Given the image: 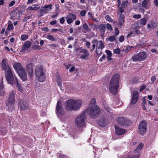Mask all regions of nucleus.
Returning a JSON list of instances; mask_svg holds the SVG:
<instances>
[{
  "label": "nucleus",
  "instance_id": "nucleus-21",
  "mask_svg": "<svg viewBox=\"0 0 158 158\" xmlns=\"http://www.w3.org/2000/svg\"><path fill=\"white\" fill-rule=\"evenodd\" d=\"M115 133L118 135H122L126 132L125 129L122 128L117 126L115 127Z\"/></svg>",
  "mask_w": 158,
  "mask_h": 158
},
{
  "label": "nucleus",
  "instance_id": "nucleus-6",
  "mask_svg": "<svg viewBox=\"0 0 158 158\" xmlns=\"http://www.w3.org/2000/svg\"><path fill=\"white\" fill-rule=\"evenodd\" d=\"M85 111L81 114L80 115L76 117L75 119V123L76 125L78 127H85V121L86 117H85Z\"/></svg>",
  "mask_w": 158,
  "mask_h": 158
},
{
  "label": "nucleus",
  "instance_id": "nucleus-16",
  "mask_svg": "<svg viewBox=\"0 0 158 158\" xmlns=\"http://www.w3.org/2000/svg\"><path fill=\"white\" fill-rule=\"evenodd\" d=\"M16 10H13L10 13L11 19L15 20L20 17V15L22 13V12L21 11H16Z\"/></svg>",
  "mask_w": 158,
  "mask_h": 158
},
{
  "label": "nucleus",
  "instance_id": "nucleus-25",
  "mask_svg": "<svg viewBox=\"0 0 158 158\" xmlns=\"http://www.w3.org/2000/svg\"><path fill=\"white\" fill-rule=\"evenodd\" d=\"M125 17L124 15H119V17L118 19L119 24L118 26L119 27H121L123 24L124 23Z\"/></svg>",
  "mask_w": 158,
  "mask_h": 158
},
{
  "label": "nucleus",
  "instance_id": "nucleus-10",
  "mask_svg": "<svg viewBox=\"0 0 158 158\" xmlns=\"http://www.w3.org/2000/svg\"><path fill=\"white\" fill-rule=\"evenodd\" d=\"M118 124L121 126L127 127L132 124V122L127 118L121 117L118 118L117 120Z\"/></svg>",
  "mask_w": 158,
  "mask_h": 158
},
{
  "label": "nucleus",
  "instance_id": "nucleus-60",
  "mask_svg": "<svg viewBox=\"0 0 158 158\" xmlns=\"http://www.w3.org/2000/svg\"><path fill=\"white\" fill-rule=\"evenodd\" d=\"M57 23V21L56 20H54L53 21L51 22L50 23V24L52 25L56 24Z\"/></svg>",
  "mask_w": 158,
  "mask_h": 158
},
{
  "label": "nucleus",
  "instance_id": "nucleus-13",
  "mask_svg": "<svg viewBox=\"0 0 158 158\" xmlns=\"http://www.w3.org/2000/svg\"><path fill=\"white\" fill-rule=\"evenodd\" d=\"M1 68L5 71V73L12 71L8 63L5 59H3L2 61Z\"/></svg>",
  "mask_w": 158,
  "mask_h": 158
},
{
  "label": "nucleus",
  "instance_id": "nucleus-9",
  "mask_svg": "<svg viewBox=\"0 0 158 158\" xmlns=\"http://www.w3.org/2000/svg\"><path fill=\"white\" fill-rule=\"evenodd\" d=\"M52 5L51 4L44 6L41 7L40 9L38 11L39 14V17H41L44 15V14L47 13L52 8Z\"/></svg>",
  "mask_w": 158,
  "mask_h": 158
},
{
  "label": "nucleus",
  "instance_id": "nucleus-29",
  "mask_svg": "<svg viewBox=\"0 0 158 158\" xmlns=\"http://www.w3.org/2000/svg\"><path fill=\"white\" fill-rule=\"evenodd\" d=\"M149 2V0H144L142 3V6L146 9H148V3Z\"/></svg>",
  "mask_w": 158,
  "mask_h": 158
},
{
  "label": "nucleus",
  "instance_id": "nucleus-51",
  "mask_svg": "<svg viewBox=\"0 0 158 158\" xmlns=\"http://www.w3.org/2000/svg\"><path fill=\"white\" fill-rule=\"evenodd\" d=\"M124 40V37L123 35H121L119 38V41L120 42H122Z\"/></svg>",
  "mask_w": 158,
  "mask_h": 158
},
{
  "label": "nucleus",
  "instance_id": "nucleus-5",
  "mask_svg": "<svg viewBox=\"0 0 158 158\" xmlns=\"http://www.w3.org/2000/svg\"><path fill=\"white\" fill-rule=\"evenodd\" d=\"M35 74L38 77V81L42 82L45 80V74L43 71V67L42 65L38 66L36 67L35 70Z\"/></svg>",
  "mask_w": 158,
  "mask_h": 158
},
{
  "label": "nucleus",
  "instance_id": "nucleus-31",
  "mask_svg": "<svg viewBox=\"0 0 158 158\" xmlns=\"http://www.w3.org/2000/svg\"><path fill=\"white\" fill-rule=\"evenodd\" d=\"M46 38L48 40L52 41H54L56 40V39L55 38L53 35L49 34L47 35Z\"/></svg>",
  "mask_w": 158,
  "mask_h": 158
},
{
  "label": "nucleus",
  "instance_id": "nucleus-8",
  "mask_svg": "<svg viewBox=\"0 0 158 158\" xmlns=\"http://www.w3.org/2000/svg\"><path fill=\"white\" fill-rule=\"evenodd\" d=\"M5 76L6 80L9 84L11 85H13L15 84V77H16L14 76L12 71L6 73Z\"/></svg>",
  "mask_w": 158,
  "mask_h": 158
},
{
  "label": "nucleus",
  "instance_id": "nucleus-19",
  "mask_svg": "<svg viewBox=\"0 0 158 158\" xmlns=\"http://www.w3.org/2000/svg\"><path fill=\"white\" fill-rule=\"evenodd\" d=\"M92 42L93 44H96V48L102 49L105 47L103 42L102 40L98 41L97 39H94L92 40Z\"/></svg>",
  "mask_w": 158,
  "mask_h": 158
},
{
  "label": "nucleus",
  "instance_id": "nucleus-26",
  "mask_svg": "<svg viewBox=\"0 0 158 158\" xmlns=\"http://www.w3.org/2000/svg\"><path fill=\"white\" fill-rule=\"evenodd\" d=\"M98 125L102 127H104L106 125V123L105 121L104 118L102 117L100 118L98 122Z\"/></svg>",
  "mask_w": 158,
  "mask_h": 158
},
{
  "label": "nucleus",
  "instance_id": "nucleus-18",
  "mask_svg": "<svg viewBox=\"0 0 158 158\" xmlns=\"http://www.w3.org/2000/svg\"><path fill=\"white\" fill-rule=\"evenodd\" d=\"M139 96L138 92L136 91H134L130 104H135L138 100Z\"/></svg>",
  "mask_w": 158,
  "mask_h": 158
},
{
  "label": "nucleus",
  "instance_id": "nucleus-27",
  "mask_svg": "<svg viewBox=\"0 0 158 158\" xmlns=\"http://www.w3.org/2000/svg\"><path fill=\"white\" fill-rule=\"evenodd\" d=\"M40 8V6L38 4L32 5L31 6H29L27 9L30 10H36Z\"/></svg>",
  "mask_w": 158,
  "mask_h": 158
},
{
  "label": "nucleus",
  "instance_id": "nucleus-58",
  "mask_svg": "<svg viewBox=\"0 0 158 158\" xmlns=\"http://www.w3.org/2000/svg\"><path fill=\"white\" fill-rule=\"evenodd\" d=\"M15 1L14 0H13V1H12L10 2V4H9V6L10 7L12 6L15 4Z\"/></svg>",
  "mask_w": 158,
  "mask_h": 158
},
{
  "label": "nucleus",
  "instance_id": "nucleus-45",
  "mask_svg": "<svg viewBox=\"0 0 158 158\" xmlns=\"http://www.w3.org/2000/svg\"><path fill=\"white\" fill-rule=\"evenodd\" d=\"M114 52L115 54H119L120 53V50L119 48H117L114 50Z\"/></svg>",
  "mask_w": 158,
  "mask_h": 158
},
{
  "label": "nucleus",
  "instance_id": "nucleus-7",
  "mask_svg": "<svg viewBox=\"0 0 158 158\" xmlns=\"http://www.w3.org/2000/svg\"><path fill=\"white\" fill-rule=\"evenodd\" d=\"M147 54L144 52H142L134 55L132 56V59L134 62L142 61L147 59Z\"/></svg>",
  "mask_w": 158,
  "mask_h": 158
},
{
  "label": "nucleus",
  "instance_id": "nucleus-62",
  "mask_svg": "<svg viewBox=\"0 0 158 158\" xmlns=\"http://www.w3.org/2000/svg\"><path fill=\"white\" fill-rule=\"evenodd\" d=\"M75 69V67L74 66H73L72 67H71L69 70V71L71 73L73 71H74Z\"/></svg>",
  "mask_w": 158,
  "mask_h": 158
},
{
  "label": "nucleus",
  "instance_id": "nucleus-42",
  "mask_svg": "<svg viewBox=\"0 0 158 158\" xmlns=\"http://www.w3.org/2000/svg\"><path fill=\"white\" fill-rule=\"evenodd\" d=\"M139 79L138 78H133L131 81V83L132 84L135 83L138 81Z\"/></svg>",
  "mask_w": 158,
  "mask_h": 158
},
{
  "label": "nucleus",
  "instance_id": "nucleus-54",
  "mask_svg": "<svg viewBox=\"0 0 158 158\" xmlns=\"http://www.w3.org/2000/svg\"><path fill=\"white\" fill-rule=\"evenodd\" d=\"M64 22H65L64 17H62L60 19V23L63 24L64 23Z\"/></svg>",
  "mask_w": 158,
  "mask_h": 158
},
{
  "label": "nucleus",
  "instance_id": "nucleus-64",
  "mask_svg": "<svg viewBox=\"0 0 158 158\" xmlns=\"http://www.w3.org/2000/svg\"><path fill=\"white\" fill-rule=\"evenodd\" d=\"M154 3L156 6H158V0H154Z\"/></svg>",
  "mask_w": 158,
  "mask_h": 158
},
{
  "label": "nucleus",
  "instance_id": "nucleus-49",
  "mask_svg": "<svg viewBox=\"0 0 158 158\" xmlns=\"http://www.w3.org/2000/svg\"><path fill=\"white\" fill-rule=\"evenodd\" d=\"M86 13V12L85 10H82L80 12V14L81 16H84L85 15Z\"/></svg>",
  "mask_w": 158,
  "mask_h": 158
},
{
  "label": "nucleus",
  "instance_id": "nucleus-35",
  "mask_svg": "<svg viewBox=\"0 0 158 158\" xmlns=\"http://www.w3.org/2000/svg\"><path fill=\"white\" fill-rule=\"evenodd\" d=\"M102 49H101L100 48H96L95 52L99 56H100V55L102 54Z\"/></svg>",
  "mask_w": 158,
  "mask_h": 158
},
{
  "label": "nucleus",
  "instance_id": "nucleus-41",
  "mask_svg": "<svg viewBox=\"0 0 158 158\" xmlns=\"http://www.w3.org/2000/svg\"><path fill=\"white\" fill-rule=\"evenodd\" d=\"M115 39V38L114 36L112 35L109 36L108 38V40L111 42L114 41Z\"/></svg>",
  "mask_w": 158,
  "mask_h": 158
},
{
  "label": "nucleus",
  "instance_id": "nucleus-24",
  "mask_svg": "<svg viewBox=\"0 0 158 158\" xmlns=\"http://www.w3.org/2000/svg\"><path fill=\"white\" fill-rule=\"evenodd\" d=\"M150 23L148 24L147 27L148 28L152 27L156 28L157 26V23L152 20L150 21Z\"/></svg>",
  "mask_w": 158,
  "mask_h": 158
},
{
  "label": "nucleus",
  "instance_id": "nucleus-43",
  "mask_svg": "<svg viewBox=\"0 0 158 158\" xmlns=\"http://www.w3.org/2000/svg\"><path fill=\"white\" fill-rule=\"evenodd\" d=\"M14 28V27L12 24H9L8 25L7 29L10 31L12 30Z\"/></svg>",
  "mask_w": 158,
  "mask_h": 158
},
{
  "label": "nucleus",
  "instance_id": "nucleus-11",
  "mask_svg": "<svg viewBox=\"0 0 158 158\" xmlns=\"http://www.w3.org/2000/svg\"><path fill=\"white\" fill-rule=\"evenodd\" d=\"M147 124L145 120L142 121L138 125V131L141 134L145 133L147 130Z\"/></svg>",
  "mask_w": 158,
  "mask_h": 158
},
{
  "label": "nucleus",
  "instance_id": "nucleus-14",
  "mask_svg": "<svg viewBox=\"0 0 158 158\" xmlns=\"http://www.w3.org/2000/svg\"><path fill=\"white\" fill-rule=\"evenodd\" d=\"M15 102V93L13 91H12L9 93V96L7 99L8 103L7 106H9L10 104H14Z\"/></svg>",
  "mask_w": 158,
  "mask_h": 158
},
{
  "label": "nucleus",
  "instance_id": "nucleus-37",
  "mask_svg": "<svg viewBox=\"0 0 158 158\" xmlns=\"http://www.w3.org/2000/svg\"><path fill=\"white\" fill-rule=\"evenodd\" d=\"M69 17L72 19L73 20H75L76 19V16L75 14L73 13H69L68 15H67Z\"/></svg>",
  "mask_w": 158,
  "mask_h": 158
},
{
  "label": "nucleus",
  "instance_id": "nucleus-33",
  "mask_svg": "<svg viewBox=\"0 0 158 158\" xmlns=\"http://www.w3.org/2000/svg\"><path fill=\"white\" fill-rule=\"evenodd\" d=\"M31 48L34 50H40L41 49V47L40 46L36 44L33 45Z\"/></svg>",
  "mask_w": 158,
  "mask_h": 158
},
{
  "label": "nucleus",
  "instance_id": "nucleus-15",
  "mask_svg": "<svg viewBox=\"0 0 158 158\" xmlns=\"http://www.w3.org/2000/svg\"><path fill=\"white\" fill-rule=\"evenodd\" d=\"M18 105L20 110L25 111L27 110L28 108L27 104L26 101L22 99H20L19 100Z\"/></svg>",
  "mask_w": 158,
  "mask_h": 158
},
{
  "label": "nucleus",
  "instance_id": "nucleus-34",
  "mask_svg": "<svg viewBox=\"0 0 158 158\" xmlns=\"http://www.w3.org/2000/svg\"><path fill=\"white\" fill-rule=\"evenodd\" d=\"M96 100L95 98L92 99L90 101V106H97L96 105Z\"/></svg>",
  "mask_w": 158,
  "mask_h": 158
},
{
  "label": "nucleus",
  "instance_id": "nucleus-50",
  "mask_svg": "<svg viewBox=\"0 0 158 158\" xmlns=\"http://www.w3.org/2000/svg\"><path fill=\"white\" fill-rule=\"evenodd\" d=\"M106 52L107 55V56H112V54L111 51H110L108 50H106Z\"/></svg>",
  "mask_w": 158,
  "mask_h": 158
},
{
  "label": "nucleus",
  "instance_id": "nucleus-3",
  "mask_svg": "<svg viewBox=\"0 0 158 158\" xmlns=\"http://www.w3.org/2000/svg\"><path fill=\"white\" fill-rule=\"evenodd\" d=\"M89 116L93 118H95L100 114V109L98 106H89L86 111Z\"/></svg>",
  "mask_w": 158,
  "mask_h": 158
},
{
  "label": "nucleus",
  "instance_id": "nucleus-22",
  "mask_svg": "<svg viewBox=\"0 0 158 158\" xmlns=\"http://www.w3.org/2000/svg\"><path fill=\"white\" fill-rule=\"evenodd\" d=\"M31 43L29 41H27L24 42L22 49L20 50L21 52H24L27 49H28L31 46Z\"/></svg>",
  "mask_w": 158,
  "mask_h": 158
},
{
  "label": "nucleus",
  "instance_id": "nucleus-44",
  "mask_svg": "<svg viewBox=\"0 0 158 158\" xmlns=\"http://www.w3.org/2000/svg\"><path fill=\"white\" fill-rule=\"evenodd\" d=\"M105 19L106 21L110 22H112V20L111 19V18L110 17L109 15H106L105 16Z\"/></svg>",
  "mask_w": 158,
  "mask_h": 158
},
{
  "label": "nucleus",
  "instance_id": "nucleus-4",
  "mask_svg": "<svg viewBox=\"0 0 158 158\" xmlns=\"http://www.w3.org/2000/svg\"><path fill=\"white\" fill-rule=\"evenodd\" d=\"M13 67L23 81L27 80V77L26 72L23 70L20 64L15 63L14 64Z\"/></svg>",
  "mask_w": 158,
  "mask_h": 158
},
{
  "label": "nucleus",
  "instance_id": "nucleus-39",
  "mask_svg": "<svg viewBox=\"0 0 158 158\" xmlns=\"http://www.w3.org/2000/svg\"><path fill=\"white\" fill-rule=\"evenodd\" d=\"M28 36L27 35L23 34L21 35V40L23 41H24L28 39Z\"/></svg>",
  "mask_w": 158,
  "mask_h": 158
},
{
  "label": "nucleus",
  "instance_id": "nucleus-17",
  "mask_svg": "<svg viewBox=\"0 0 158 158\" xmlns=\"http://www.w3.org/2000/svg\"><path fill=\"white\" fill-rule=\"evenodd\" d=\"M77 50H79V53H83L80 56V58L82 59H85L89 55V53L88 51L85 49L80 48L78 49L77 48Z\"/></svg>",
  "mask_w": 158,
  "mask_h": 158
},
{
  "label": "nucleus",
  "instance_id": "nucleus-59",
  "mask_svg": "<svg viewBox=\"0 0 158 158\" xmlns=\"http://www.w3.org/2000/svg\"><path fill=\"white\" fill-rule=\"evenodd\" d=\"M85 45L88 49L89 48L90 45V43L89 42H86L85 43Z\"/></svg>",
  "mask_w": 158,
  "mask_h": 158
},
{
  "label": "nucleus",
  "instance_id": "nucleus-55",
  "mask_svg": "<svg viewBox=\"0 0 158 158\" xmlns=\"http://www.w3.org/2000/svg\"><path fill=\"white\" fill-rule=\"evenodd\" d=\"M115 35L117 36L119 34V31L118 28L115 27Z\"/></svg>",
  "mask_w": 158,
  "mask_h": 158
},
{
  "label": "nucleus",
  "instance_id": "nucleus-53",
  "mask_svg": "<svg viewBox=\"0 0 158 158\" xmlns=\"http://www.w3.org/2000/svg\"><path fill=\"white\" fill-rule=\"evenodd\" d=\"M156 77L155 76H153L151 77V83H153L156 80Z\"/></svg>",
  "mask_w": 158,
  "mask_h": 158
},
{
  "label": "nucleus",
  "instance_id": "nucleus-2",
  "mask_svg": "<svg viewBox=\"0 0 158 158\" xmlns=\"http://www.w3.org/2000/svg\"><path fill=\"white\" fill-rule=\"evenodd\" d=\"M119 76L118 74L114 75L111 79L109 85V90L111 94L116 95L118 87Z\"/></svg>",
  "mask_w": 158,
  "mask_h": 158
},
{
  "label": "nucleus",
  "instance_id": "nucleus-57",
  "mask_svg": "<svg viewBox=\"0 0 158 158\" xmlns=\"http://www.w3.org/2000/svg\"><path fill=\"white\" fill-rule=\"evenodd\" d=\"M96 44H94L92 45V48L90 50V51L91 52H93L94 51V50L95 49V47L96 46Z\"/></svg>",
  "mask_w": 158,
  "mask_h": 158
},
{
  "label": "nucleus",
  "instance_id": "nucleus-61",
  "mask_svg": "<svg viewBox=\"0 0 158 158\" xmlns=\"http://www.w3.org/2000/svg\"><path fill=\"white\" fill-rule=\"evenodd\" d=\"M143 146V144L141 143H140V144L138 145V147L141 150Z\"/></svg>",
  "mask_w": 158,
  "mask_h": 158
},
{
  "label": "nucleus",
  "instance_id": "nucleus-32",
  "mask_svg": "<svg viewBox=\"0 0 158 158\" xmlns=\"http://www.w3.org/2000/svg\"><path fill=\"white\" fill-rule=\"evenodd\" d=\"M129 4L128 1L127 0L123 2L121 4V6L123 8H127Z\"/></svg>",
  "mask_w": 158,
  "mask_h": 158
},
{
  "label": "nucleus",
  "instance_id": "nucleus-20",
  "mask_svg": "<svg viewBox=\"0 0 158 158\" xmlns=\"http://www.w3.org/2000/svg\"><path fill=\"white\" fill-rule=\"evenodd\" d=\"M26 68L29 77L31 78L32 77L33 74V69L32 63L27 64V65Z\"/></svg>",
  "mask_w": 158,
  "mask_h": 158
},
{
  "label": "nucleus",
  "instance_id": "nucleus-56",
  "mask_svg": "<svg viewBox=\"0 0 158 158\" xmlns=\"http://www.w3.org/2000/svg\"><path fill=\"white\" fill-rule=\"evenodd\" d=\"M132 48V47L129 46L127 47L125 51V52H127L130 50Z\"/></svg>",
  "mask_w": 158,
  "mask_h": 158
},
{
  "label": "nucleus",
  "instance_id": "nucleus-30",
  "mask_svg": "<svg viewBox=\"0 0 158 158\" xmlns=\"http://www.w3.org/2000/svg\"><path fill=\"white\" fill-rule=\"evenodd\" d=\"M83 28L85 30V31H83V33H85L87 31H90L91 29L89 28L88 26L86 23H84L83 25Z\"/></svg>",
  "mask_w": 158,
  "mask_h": 158
},
{
  "label": "nucleus",
  "instance_id": "nucleus-47",
  "mask_svg": "<svg viewBox=\"0 0 158 158\" xmlns=\"http://www.w3.org/2000/svg\"><path fill=\"white\" fill-rule=\"evenodd\" d=\"M139 158V154H134L133 155L129 157L128 158Z\"/></svg>",
  "mask_w": 158,
  "mask_h": 158
},
{
  "label": "nucleus",
  "instance_id": "nucleus-38",
  "mask_svg": "<svg viewBox=\"0 0 158 158\" xmlns=\"http://www.w3.org/2000/svg\"><path fill=\"white\" fill-rule=\"evenodd\" d=\"M15 80L16 81L15 82V84H16L17 87L18 88L19 90H21V86L20 84H19L17 77H15Z\"/></svg>",
  "mask_w": 158,
  "mask_h": 158
},
{
  "label": "nucleus",
  "instance_id": "nucleus-48",
  "mask_svg": "<svg viewBox=\"0 0 158 158\" xmlns=\"http://www.w3.org/2000/svg\"><path fill=\"white\" fill-rule=\"evenodd\" d=\"M106 27L107 29L110 30V31H112V28L110 24L107 23L106 25Z\"/></svg>",
  "mask_w": 158,
  "mask_h": 158
},
{
  "label": "nucleus",
  "instance_id": "nucleus-28",
  "mask_svg": "<svg viewBox=\"0 0 158 158\" xmlns=\"http://www.w3.org/2000/svg\"><path fill=\"white\" fill-rule=\"evenodd\" d=\"M120 6V5L118 6V4H117V6L118 8V14L119 15H124L122 14V13L124 12V8L121 6Z\"/></svg>",
  "mask_w": 158,
  "mask_h": 158
},
{
  "label": "nucleus",
  "instance_id": "nucleus-36",
  "mask_svg": "<svg viewBox=\"0 0 158 158\" xmlns=\"http://www.w3.org/2000/svg\"><path fill=\"white\" fill-rule=\"evenodd\" d=\"M65 18L67 19V22L68 24H71L73 22V20L72 19L69 17L68 15H66Z\"/></svg>",
  "mask_w": 158,
  "mask_h": 158
},
{
  "label": "nucleus",
  "instance_id": "nucleus-12",
  "mask_svg": "<svg viewBox=\"0 0 158 158\" xmlns=\"http://www.w3.org/2000/svg\"><path fill=\"white\" fill-rule=\"evenodd\" d=\"M56 113L58 116L59 114L63 115L65 113V111L62 106V104L60 101L57 102L56 107Z\"/></svg>",
  "mask_w": 158,
  "mask_h": 158
},
{
  "label": "nucleus",
  "instance_id": "nucleus-40",
  "mask_svg": "<svg viewBox=\"0 0 158 158\" xmlns=\"http://www.w3.org/2000/svg\"><path fill=\"white\" fill-rule=\"evenodd\" d=\"M147 20L144 18L141 19L140 20V24L143 26L145 25L146 23Z\"/></svg>",
  "mask_w": 158,
  "mask_h": 158
},
{
  "label": "nucleus",
  "instance_id": "nucleus-46",
  "mask_svg": "<svg viewBox=\"0 0 158 158\" xmlns=\"http://www.w3.org/2000/svg\"><path fill=\"white\" fill-rule=\"evenodd\" d=\"M141 17V15L140 14H135L133 16V18L134 19H139Z\"/></svg>",
  "mask_w": 158,
  "mask_h": 158
},
{
  "label": "nucleus",
  "instance_id": "nucleus-52",
  "mask_svg": "<svg viewBox=\"0 0 158 158\" xmlns=\"http://www.w3.org/2000/svg\"><path fill=\"white\" fill-rule=\"evenodd\" d=\"M31 17V16H28L27 17H25L23 20V22H25L27 21V20L29 19H30Z\"/></svg>",
  "mask_w": 158,
  "mask_h": 158
},
{
  "label": "nucleus",
  "instance_id": "nucleus-1",
  "mask_svg": "<svg viewBox=\"0 0 158 158\" xmlns=\"http://www.w3.org/2000/svg\"><path fill=\"white\" fill-rule=\"evenodd\" d=\"M82 103L81 100L70 99L66 101L65 108L70 111L77 110L81 107Z\"/></svg>",
  "mask_w": 158,
  "mask_h": 158
},
{
  "label": "nucleus",
  "instance_id": "nucleus-23",
  "mask_svg": "<svg viewBox=\"0 0 158 158\" xmlns=\"http://www.w3.org/2000/svg\"><path fill=\"white\" fill-rule=\"evenodd\" d=\"M94 27H97L99 29L100 32L102 34L105 32L106 28V25L103 23L100 24L98 26L95 25Z\"/></svg>",
  "mask_w": 158,
  "mask_h": 158
},
{
  "label": "nucleus",
  "instance_id": "nucleus-63",
  "mask_svg": "<svg viewBox=\"0 0 158 158\" xmlns=\"http://www.w3.org/2000/svg\"><path fill=\"white\" fill-rule=\"evenodd\" d=\"M141 151V149H140L139 148L137 147L135 150V152L138 153L139 152Z\"/></svg>",
  "mask_w": 158,
  "mask_h": 158
}]
</instances>
